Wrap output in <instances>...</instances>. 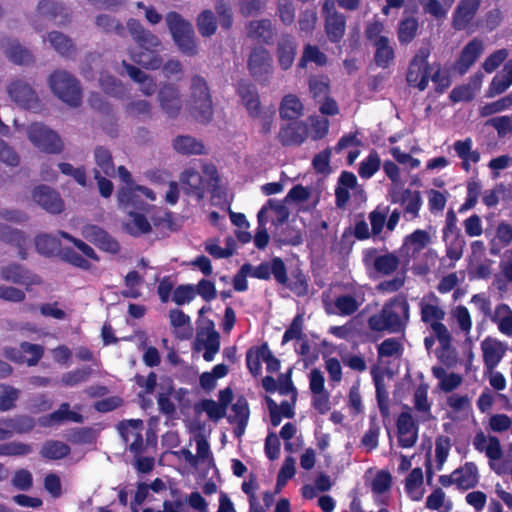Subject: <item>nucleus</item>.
Segmentation results:
<instances>
[{
	"label": "nucleus",
	"instance_id": "obj_12",
	"mask_svg": "<svg viewBox=\"0 0 512 512\" xmlns=\"http://www.w3.org/2000/svg\"><path fill=\"white\" fill-rule=\"evenodd\" d=\"M194 348L198 352L203 351V358L206 361H212L218 353L220 336L215 331L214 324L211 321H202L199 325Z\"/></svg>",
	"mask_w": 512,
	"mask_h": 512
},
{
	"label": "nucleus",
	"instance_id": "obj_40",
	"mask_svg": "<svg viewBox=\"0 0 512 512\" xmlns=\"http://www.w3.org/2000/svg\"><path fill=\"white\" fill-rule=\"evenodd\" d=\"M40 16L54 20L56 24H63L68 17V10L60 3L52 0H42L38 4Z\"/></svg>",
	"mask_w": 512,
	"mask_h": 512
},
{
	"label": "nucleus",
	"instance_id": "obj_64",
	"mask_svg": "<svg viewBox=\"0 0 512 512\" xmlns=\"http://www.w3.org/2000/svg\"><path fill=\"white\" fill-rule=\"evenodd\" d=\"M334 305L338 310V314L342 316H350L354 314L360 304L352 295H340L335 299Z\"/></svg>",
	"mask_w": 512,
	"mask_h": 512
},
{
	"label": "nucleus",
	"instance_id": "obj_47",
	"mask_svg": "<svg viewBox=\"0 0 512 512\" xmlns=\"http://www.w3.org/2000/svg\"><path fill=\"white\" fill-rule=\"evenodd\" d=\"M328 58L324 52H322L318 46L307 44L304 46L303 53L298 62V68H306L309 62H313L318 66H325Z\"/></svg>",
	"mask_w": 512,
	"mask_h": 512
},
{
	"label": "nucleus",
	"instance_id": "obj_15",
	"mask_svg": "<svg viewBox=\"0 0 512 512\" xmlns=\"http://www.w3.org/2000/svg\"><path fill=\"white\" fill-rule=\"evenodd\" d=\"M250 276L265 281L273 277L276 283H285V262L275 256L269 262L264 261L257 266L251 264Z\"/></svg>",
	"mask_w": 512,
	"mask_h": 512
},
{
	"label": "nucleus",
	"instance_id": "obj_6",
	"mask_svg": "<svg viewBox=\"0 0 512 512\" xmlns=\"http://www.w3.org/2000/svg\"><path fill=\"white\" fill-rule=\"evenodd\" d=\"M430 54L429 46H421L408 66L406 81L409 86L415 87L419 91H424L429 83L431 67L428 58Z\"/></svg>",
	"mask_w": 512,
	"mask_h": 512
},
{
	"label": "nucleus",
	"instance_id": "obj_49",
	"mask_svg": "<svg viewBox=\"0 0 512 512\" xmlns=\"http://www.w3.org/2000/svg\"><path fill=\"white\" fill-rule=\"evenodd\" d=\"M7 57L16 64H27L32 61V54L17 41H8L4 46Z\"/></svg>",
	"mask_w": 512,
	"mask_h": 512
},
{
	"label": "nucleus",
	"instance_id": "obj_30",
	"mask_svg": "<svg viewBox=\"0 0 512 512\" xmlns=\"http://www.w3.org/2000/svg\"><path fill=\"white\" fill-rule=\"evenodd\" d=\"M430 243V234L426 230L416 229L404 238L400 253L407 258H414Z\"/></svg>",
	"mask_w": 512,
	"mask_h": 512
},
{
	"label": "nucleus",
	"instance_id": "obj_61",
	"mask_svg": "<svg viewBox=\"0 0 512 512\" xmlns=\"http://www.w3.org/2000/svg\"><path fill=\"white\" fill-rule=\"evenodd\" d=\"M37 250L44 255H51L59 251L60 241L57 236L43 234L35 240Z\"/></svg>",
	"mask_w": 512,
	"mask_h": 512
},
{
	"label": "nucleus",
	"instance_id": "obj_28",
	"mask_svg": "<svg viewBox=\"0 0 512 512\" xmlns=\"http://www.w3.org/2000/svg\"><path fill=\"white\" fill-rule=\"evenodd\" d=\"M33 200L49 213H60L64 209L63 200L58 192L44 185L35 188Z\"/></svg>",
	"mask_w": 512,
	"mask_h": 512
},
{
	"label": "nucleus",
	"instance_id": "obj_48",
	"mask_svg": "<svg viewBox=\"0 0 512 512\" xmlns=\"http://www.w3.org/2000/svg\"><path fill=\"white\" fill-rule=\"evenodd\" d=\"M226 210L229 214L232 224L238 228V230L236 231L237 240L242 244L249 243L252 239V235L250 232L247 231L250 225L246 219V216L243 213L233 212L230 206H227Z\"/></svg>",
	"mask_w": 512,
	"mask_h": 512
},
{
	"label": "nucleus",
	"instance_id": "obj_24",
	"mask_svg": "<svg viewBox=\"0 0 512 512\" xmlns=\"http://www.w3.org/2000/svg\"><path fill=\"white\" fill-rule=\"evenodd\" d=\"M118 428L124 442L129 446V450L134 454H139L143 447V422L139 419H131L120 423Z\"/></svg>",
	"mask_w": 512,
	"mask_h": 512
},
{
	"label": "nucleus",
	"instance_id": "obj_2",
	"mask_svg": "<svg viewBox=\"0 0 512 512\" xmlns=\"http://www.w3.org/2000/svg\"><path fill=\"white\" fill-rule=\"evenodd\" d=\"M190 445H196V455L189 449H181L176 452L178 458L195 472L207 476L210 469H214L213 458L206 440L205 428L199 424L190 425Z\"/></svg>",
	"mask_w": 512,
	"mask_h": 512
},
{
	"label": "nucleus",
	"instance_id": "obj_1",
	"mask_svg": "<svg viewBox=\"0 0 512 512\" xmlns=\"http://www.w3.org/2000/svg\"><path fill=\"white\" fill-rule=\"evenodd\" d=\"M127 26L140 49V51L130 52L131 59L146 69L156 70L160 68L162 59L157 52L161 43L158 37L145 30L137 20H129Z\"/></svg>",
	"mask_w": 512,
	"mask_h": 512
},
{
	"label": "nucleus",
	"instance_id": "obj_37",
	"mask_svg": "<svg viewBox=\"0 0 512 512\" xmlns=\"http://www.w3.org/2000/svg\"><path fill=\"white\" fill-rule=\"evenodd\" d=\"M512 85V60L505 63L500 74L495 75L486 92L487 97H494L505 92Z\"/></svg>",
	"mask_w": 512,
	"mask_h": 512
},
{
	"label": "nucleus",
	"instance_id": "obj_5",
	"mask_svg": "<svg viewBox=\"0 0 512 512\" xmlns=\"http://www.w3.org/2000/svg\"><path fill=\"white\" fill-rule=\"evenodd\" d=\"M234 393L230 387H226V410L230 406V413L226 414V420L234 426V436L240 439L247 428L250 418V408L245 396L239 395L234 401Z\"/></svg>",
	"mask_w": 512,
	"mask_h": 512
},
{
	"label": "nucleus",
	"instance_id": "obj_10",
	"mask_svg": "<svg viewBox=\"0 0 512 512\" xmlns=\"http://www.w3.org/2000/svg\"><path fill=\"white\" fill-rule=\"evenodd\" d=\"M247 67L256 81L261 84L269 83L274 70L270 52L262 46L254 47L249 54Z\"/></svg>",
	"mask_w": 512,
	"mask_h": 512
},
{
	"label": "nucleus",
	"instance_id": "obj_41",
	"mask_svg": "<svg viewBox=\"0 0 512 512\" xmlns=\"http://www.w3.org/2000/svg\"><path fill=\"white\" fill-rule=\"evenodd\" d=\"M512 243V226L506 221H501L496 227L495 238L490 242V254L497 256L501 250Z\"/></svg>",
	"mask_w": 512,
	"mask_h": 512
},
{
	"label": "nucleus",
	"instance_id": "obj_13",
	"mask_svg": "<svg viewBox=\"0 0 512 512\" xmlns=\"http://www.w3.org/2000/svg\"><path fill=\"white\" fill-rule=\"evenodd\" d=\"M376 248L366 249L363 252V262L366 267L372 265L374 270L381 275H390L394 273L399 265V258L393 253L377 255Z\"/></svg>",
	"mask_w": 512,
	"mask_h": 512
},
{
	"label": "nucleus",
	"instance_id": "obj_31",
	"mask_svg": "<svg viewBox=\"0 0 512 512\" xmlns=\"http://www.w3.org/2000/svg\"><path fill=\"white\" fill-rule=\"evenodd\" d=\"M82 235L104 251L117 253L120 250L119 243L98 226H85L83 228Z\"/></svg>",
	"mask_w": 512,
	"mask_h": 512
},
{
	"label": "nucleus",
	"instance_id": "obj_9",
	"mask_svg": "<svg viewBox=\"0 0 512 512\" xmlns=\"http://www.w3.org/2000/svg\"><path fill=\"white\" fill-rule=\"evenodd\" d=\"M118 203L120 208L124 211L149 210V205L144 202V199L155 201V193L145 186H123L117 193Z\"/></svg>",
	"mask_w": 512,
	"mask_h": 512
},
{
	"label": "nucleus",
	"instance_id": "obj_25",
	"mask_svg": "<svg viewBox=\"0 0 512 512\" xmlns=\"http://www.w3.org/2000/svg\"><path fill=\"white\" fill-rule=\"evenodd\" d=\"M484 46L483 42L474 38L469 41L461 50L458 59L454 64L455 70L460 74L464 75L468 72L471 66L478 60L483 53Z\"/></svg>",
	"mask_w": 512,
	"mask_h": 512
},
{
	"label": "nucleus",
	"instance_id": "obj_52",
	"mask_svg": "<svg viewBox=\"0 0 512 512\" xmlns=\"http://www.w3.org/2000/svg\"><path fill=\"white\" fill-rule=\"evenodd\" d=\"M173 147L181 154H202L204 150L203 144L191 136H178Z\"/></svg>",
	"mask_w": 512,
	"mask_h": 512
},
{
	"label": "nucleus",
	"instance_id": "obj_43",
	"mask_svg": "<svg viewBox=\"0 0 512 512\" xmlns=\"http://www.w3.org/2000/svg\"><path fill=\"white\" fill-rule=\"evenodd\" d=\"M123 66L130 78L139 84L140 91L145 96H151L156 91V83L152 77L141 71L139 68L123 62Z\"/></svg>",
	"mask_w": 512,
	"mask_h": 512
},
{
	"label": "nucleus",
	"instance_id": "obj_39",
	"mask_svg": "<svg viewBox=\"0 0 512 512\" xmlns=\"http://www.w3.org/2000/svg\"><path fill=\"white\" fill-rule=\"evenodd\" d=\"M397 38L402 46L410 44L418 35L419 21L414 16L403 17L397 25Z\"/></svg>",
	"mask_w": 512,
	"mask_h": 512
},
{
	"label": "nucleus",
	"instance_id": "obj_20",
	"mask_svg": "<svg viewBox=\"0 0 512 512\" xmlns=\"http://www.w3.org/2000/svg\"><path fill=\"white\" fill-rule=\"evenodd\" d=\"M158 102L162 111L171 118L179 115L183 99L178 88L173 84H164L158 92Z\"/></svg>",
	"mask_w": 512,
	"mask_h": 512
},
{
	"label": "nucleus",
	"instance_id": "obj_63",
	"mask_svg": "<svg viewBox=\"0 0 512 512\" xmlns=\"http://www.w3.org/2000/svg\"><path fill=\"white\" fill-rule=\"evenodd\" d=\"M44 41H48L50 45L60 54L67 55L73 48L72 41L60 32L53 31L48 34L47 39Z\"/></svg>",
	"mask_w": 512,
	"mask_h": 512
},
{
	"label": "nucleus",
	"instance_id": "obj_58",
	"mask_svg": "<svg viewBox=\"0 0 512 512\" xmlns=\"http://www.w3.org/2000/svg\"><path fill=\"white\" fill-rule=\"evenodd\" d=\"M473 142L471 138L464 140H457L454 143V150L460 159H467V161L477 163L480 161V153L477 150H472Z\"/></svg>",
	"mask_w": 512,
	"mask_h": 512
},
{
	"label": "nucleus",
	"instance_id": "obj_17",
	"mask_svg": "<svg viewBox=\"0 0 512 512\" xmlns=\"http://www.w3.org/2000/svg\"><path fill=\"white\" fill-rule=\"evenodd\" d=\"M246 35L258 43L271 46L275 43L277 29L270 19L252 20L246 25Z\"/></svg>",
	"mask_w": 512,
	"mask_h": 512
},
{
	"label": "nucleus",
	"instance_id": "obj_44",
	"mask_svg": "<svg viewBox=\"0 0 512 512\" xmlns=\"http://www.w3.org/2000/svg\"><path fill=\"white\" fill-rule=\"evenodd\" d=\"M170 324L174 334L180 339H188L192 335V327L189 316L179 309L169 312Z\"/></svg>",
	"mask_w": 512,
	"mask_h": 512
},
{
	"label": "nucleus",
	"instance_id": "obj_62",
	"mask_svg": "<svg viewBox=\"0 0 512 512\" xmlns=\"http://www.w3.org/2000/svg\"><path fill=\"white\" fill-rule=\"evenodd\" d=\"M224 377V363L217 364L211 372H204L200 376V386L206 392L212 391L217 384V380Z\"/></svg>",
	"mask_w": 512,
	"mask_h": 512
},
{
	"label": "nucleus",
	"instance_id": "obj_21",
	"mask_svg": "<svg viewBox=\"0 0 512 512\" xmlns=\"http://www.w3.org/2000/svg\"><path fill=\"white\" fill-rule=\"evenodd\" d=\"M390 198L392 203L404 206V215H410L411 219L419 217V211L423 204L420 191H413L409 188L402 191L393 190L390 192Z\"/></svg>",
	"mask_w": 512,
	"mask_h": 512
},
{
	"label": "nucleus",
	"instance_id": "obj_29",
	"mask_svg": "<svg viewBox=\"0 0 512 512\" xmlns=\"http://www.w3.org/2000/svg\"><path fill=\"white\" fill-rule=\"evenodd\" d=\"M237 93L249 116L256 119L260 116V98L257 88L248 81L240 80L237 83Z\"/></svg>",
	"mask_w": 512,
	"mask_h": 512
},
{
	"label": "nucleus",
	"instance_id": "obj_34",
	"mask_svg": "<svg viewBox=\"0 0 512 512\" xmlns=\"http://www.w3.org/2000/svg\"><path fill=\"white\" fill-rule=\"evenodd\" d=\"M278 284L288 288L297 297H304L309 292L308 277L300 268L293 270L290 277H288L287 267L285 266V283Z\"/></svg>",
	"mask_w": 512,
	"mask_h": 512
},
{
	"label": "nucleus",
	"instance_id": "obj_50",
	"mask_svg": "<svg viewBox=\"0 0 512 512\" xmlns=\"http://www.w3.org/2000/svg\"><path fill=\"white\" fill-rule=\"evenodd\" d=\"M381 167V159L376 150H371L368 156L361 161L358 174L362 179L372 178Z\"/></svg>",
	"mask_w": 512,
	"mask_h": 512
},
{
	"label": "nucleus",
	"instance_id": "obj_51",
	"mask_svg": "<svg viewBox=\"0 0 512 512\" xmlns=\"http://www.w3.org/2000/svg\"><path fill=\"white\" fill-rule=\"evenodd\" d=\"M219 403L213 400H202L196 404L195 409L198 412H205L212 420H219L222 417L224 390L218 392Z\"/></svg>",
	"mask_w": 512,
	"mask_h": 512
},
{
	"label": "nucleus",
	"instance_id": "obj_45",
	"mask_svg": "<svg viewBox=\"0 0 512 512\" xmlns=\"http://www.w3.org/2000/svg\"><path fill=\"white\" fill-rule=\"evenodd\" d=\"M0 239L15 245L18 248V254L22 259L26 258V249L29 244L27 237L22 232L11 229L9 226L0 224Z\"/></svg>",
	"mask_w": 512,
	"mask_h": 512
},
{
	"label": "nucleus",
	"instance_id": "obj_36",
	"mask_svg": "<svg viewBox=\"0 0 512 512\" xmlns=\"http://www.w3.org/2000/svg\"><path fill=\"white\" fill-rule=\"evenodd\" d=\"M445 243L446 257L452 261L457 262L463 257L466 247V240L461 231L442 234Z\"/></svg>",
	"mask_w": 512,
	"mask_h": 512
},
{
	"label": "nucleus",
	"instance_id": "obj_7",
	"mask_svg": "<svg viewBox=\"0 0 512 512\" xmlns=\"http://www.w3.org/2000/svg\"><path fill=\"white\" fill-rule=\"evenodd\" d=\"M166 22L179 49L188 55L195 54L197 48L192 25L175 12L166 15Z\"/></svg>",
	"mask_w": 512,
	"mask_h": 512
},
{
	"label": "nucleus",
	"instance_id": "obj_32",
	"mask_svg": "<svg viewBox=\"0 0 512 512\" xmlns=\"http://www.w3.org/2000/svg\"><path fill=\"white\" fill-rule=\"evenodd\" d=\"M82 421L83 417L78 412L71 410L68 403L61 404L58 410L39 419L42 426H53L64 422L81 423Z\"/></svg>",
	"mask_w": 512,
	"mask_h": 512
},
{
	"label": "nucleus",
	"instance_id": "obj_42",
	"mask_svg": "<svg viewBox=\"0 0 512 512\" xmlns=\"http://www.w3.org/2000/svg\"><path fill=\"white\" fill-rule=\"evenodd\" d=\"M127 214L124 227L129 234L140 236L151 232L152 226L145 215L132 210L127 211Z\"/></svg>",
	"mask_w": 512,
	"mask_h": 512
},
{
	"label": "nucleus",
	"instance_id": "obj_55",
	"mask_svg": "<svg viewBox=\"0 0 512 512\" xmlns=\"http://www.w3.org/2000/svg\"><path fill=\"white\" fill-rule=\"evenodd\" d=\"M329 78L324 75H313L309 78V90L315 100H322L328 96L330 91Z\"/></svg>",
	"mask_w": 512,
	"mask_h": 512
},
{
	"label": "nucleus",
	"instance_id": "obj_46",
	"mask_svg": "<svg viewBox=\"0 0 512 512\" xmlns=\"http://www.w3.org/2000/svg\"><path fill=\"white\" fill-rule=\"evenodd\" d=\"M423 484V471L420 467L411 470L405 479V491L414 501L422 499L424 491L421 490Z\"/></svg>",
	"mask_w": 512,
	"mask_h": 512
},
{
	"label": "nucleus",
	"instance_id": "obj_4",
	"mask_svg": "<svg viewBox=\"0 0 512 512\" xmlns=\"http://www.w3.org/2000/svg\"><path fill=\"white\" fill-rule=\"evenodd\" d=\"M49 85L53 93L66 104L76 107L80 105L82 91L78 80L64 70H58L49 77Z\"/></svg>",
	"mask_w": 512,
	"mask_h": 512
},
{
	"label": "nucleus",
	"instance_id": "obj_22",
	"mask_svg": "<svg viewBox=\"0 0 512 512\" xmlns=\"http://www.w3.org/2000/svg\"><path fill=\"white\" fill-rule=\"evenodd\" d=\"M480 7V0H460L452 15V27L456 31L467 30Z\"/></svg>",
	"mask_w": 512,
	"mask_h": 512
},
{
	"label": "nucleus",
	"instance_id": "obj_54",
	"mask_svg": "<svg viewBox=\"0 0 512 512\" xmlns=\"http://www.w3.org/2000/svg\"><path fill=\"white\" fill-rule=\"evenodd\" d=\"M262 344L250 347L246 352V366L253 377H258L262 372L261 361H264L262 355Z\"/></svg>",
	"mask_w": 512,
	"mask_h": 512
},
{
	"label": "nucleus",
	"instance_id": "obj_59",
	"mask_svg": "<svg viewBox=\"0 0 512 512\" xmlns=\"http://www.w3.org/2000/svg\"><path fill=\"white\" fill-rule=\"evenodd\" d=\"M21 391L15 387L0 385V411H8L15 407Z\"/></svg>",
	"mask_w": 512,
	"mask_h": 512
},
{
	"label": "nucleus",
	"instance_id": "obj_35",
	"mask_svg": "<svg viewBox=\"0 0 512 512\" xmlns=\"http://www.w3.org/2000/svg\"><path fill=\"white\" fill-rule=\"evenodd\" d=\"M372 45L375 48L374 63L376 66L382 69L388 68L395 59V50L389 37L379 38L377 42Z\"/></svg>",
	"mask_w": 512,
	"mask_h": 512
},
{
	"label": "nucleus",
	"instance_id": "obj_60",
	"mask_svg": "<svg viewBox=\"0 0 512 512\" xmlns=\"http://www.w3.org/2000/svg\"><path fill=\"white\" fill-rule=\"evenodd\" d=\"M69 452V446L60 441H48L41 449L43 457L54 460L64 458Z\"/></svg>",
	"mask_w": 512,
	"mask_h": 512
},
{
	"label": "nucleus",
	"instance_id": "obj_8",
	"mask_svg": "<svg viewBox=\"0 0 512 512\" xmlns=\"http://www.w3.org/2000/svg\"><path fill=\"white\" fill-rule=\"evenodd\" d=\"M321 13L327 39L333 44L340 43L346 32V16L336 9L334 0H325L321 7Z\"/></svg>",
	"mask_w": 512,
	"mask_h": 512
},
{
	"label": "nucleus",
	"instance_id": "obj_23",
	"mask_svg": "<svg viewBox=\"0 0 512 512\" xmlns=\"http://www.w3.org/2000/svg\"><path fill=\"white\" fill-rule=\"evenodd\" d=\"M0 276L5 281L26 286L27 290L41 283L39 276L30 273L24 267L15 263L2 266Z\"/></svg>",
	"mask_w": 512,
	"mask_h": 512
},
{
	"label": "nucleus",
	"instance_id": "obj_57",
	"mask_svg": "<svg viewBox=\"0 0 512 512\" xmlns=\"http://www.w3.org/2000/svg\"><path fill=\"white\" fill-rule=\"evenodd\" d=\"M414 407L418 412L424 413V420L431 417V403L428 401V386L420 384L414 392Z\"/></svg>",
	"mask_w": 512,
	"mask_h": 512
},
{
	"label": "nucleus",
	"instance_id": "obj_53",
	"mask_svg": "<svg viewBox=\"0 0 512 512\" xmlns=\"http://www.w3.org/2000/svg\"><path fill=\"white\" fill-rule=\"evenodd\" d=\"M495 312L499 331L508 337H512V310L510 306L505 303L498 304Z\"/></svg>",
	"mask_w": 512,
	"mask_h": 512
},
{
	"label": "nucleus",
	"instance_id": "obj_33",
	"mask_svg": "<svg viewBox=\"0 0 512 512\" xmlns=\"http://www.w3.org/2000/svg\"><path fill=\"white\" fill-rule=\"evenodd\" d=\"M455 475L456 487L462 491L475 488L479 482L478 468L474 462H466L455 469Z\"/></svg>",
	"mask_w": 512,
	"mask_h": 512
},
{
	"label": "nucleus",
	"instance_id": "obj_26",
	"mask_svg": "<svg viewBox=\"0 0 512 512\" xmlns=\"http://www.w3.org/2000/svg\"><path fill=\"white\" fill-rule=\"evenodd\" d=\"M297 47L298 44L293 35L289 33L281 34L277 41L276 56L282 70L287 71L292 67L297 54Z\"/></svg>",
	"mask_w": 512,
	"mask_h": 512
},
{
	"label": "nucleus",
	"instance_id": "obj_3",
	"mask_svg": "<svg viewBox=\"0 0 512 512\" xmlns=\"http://www.w3.org/2000/svg\"><path fill=\"white\" fill-rule=\"evenodd\" d=\"M401 314L405 320H408L409 304L405 299L395 298L386 303L379 313L369 317V328L376 332L388 330L392 333H398L405 327Z\"/></svg>",
	"mask_w": 512,
	"mask_h": 512
},
{
	"label": "nucleus",
	"instance_id": "obj_38",
	"mask_svg": "<svg viewBox=\"0 0 512 512\" xmlns=\"http://www.w3.org/2000/svg\"><path fill=\"white\" fill-rule=\"evenodd\" d=\"M303 111L304 106L296 95L288 94L282 98L279 107L281 119L297 121L301 116H303Z\"/></svg>",
	"mask_w": 512,
	"mask_h": 512
},
{
	"label": "nucleus",
	"instance_id": "obj_19",
	"mask_svg": "<svg viewBox=\"0 0 512 512\" xmlns=\"http://www.w3.org/2000/svg\"><path fill=\"white\" fill-rule=\"evenodd\" d=\"M398 445L402 448L413 447L418 440V424L409 411L399 414L397 421Z\"/></svg>",
	"mask_w": 512,
	"mask_h": 512
},
{
	"label": "nucleus",
	"instance_id": "obj_16",
	"mask_svg": "<svg viewBox=\"0 0 512 512\" xmlns=\"http://www.w3.org/2000/svg\"><path fill=\"white\" fill-rule=\"evenodd\" d=\"M7 93L17 105L33 109L37 107L38 97L33 88L22 79H14L7 85Z\"/></svg>",
	"mask_w": 512,
	"mask_h": 512
},
{
	"label": "nucleus",
	"instance_id": "obj_11",
	"mask_svg": "<svg viewBox=\"0 0 512 512\" xmlns=\"http://www.w3.org/2000/svg\"><path fill=\"white\" fill-rule=\"evenodd\" d=\"M27 136L41 151L56 154L63 149V143L58 134L43 124H31L27 129Z\"/></svg>",
	"mask_w": 512,
	"mask_h": 512
},
{
	"label": "nucleus",
	"instance_id": "obj_14",
	"mask_svg": "<svg viewBox=\"0 0 512 512\" xmlns=\"http://www.w3.org/2000/svg\"><path fill=\"white\" fill-rule=\"evenodd\" d=\"M191 96L194 108L198 110L197 118L208 121L212 116L211 100L205 81L200 77H194L191 84Z\"/></svg>",
	"mask_w": 512,
	"mask_h": 512
},
{
	"label": "nucleus",
	"instance_id": "obj_18",
	"mask_svg": "<svg viewBox=\"0 0 512 512\" xmlns=\"http://www.w3.org/2000/svg\"><path fill=\"white\" fill-rule=\"evenodd\" d=\"M481 350L486 372H493L505 356L507 345L496 338L487 336L481 342Z\"/></svg>",
	"mask_w": 512,
	"mask_h": 512
},
{
	"label": "nucleus",
	"instance_id": "obj_56",
	"mask_svg": "<svg viewBox=\"0 0 512 512\" xmlns=\"http://www.w3.org/2000/svg\"><path fill=\"white\" fill-rule=\"evenodd\" d=\"M292 373L293 367H290L285 373H281L278 376V392L280 395H290L291 400H293V402H297L298 390L293 383Z\"/></svg>",
	"mask_w": 512,
	"mask_h": 512
},
{
	"label": "nucleus",
	"instance_id": "obj_27",
	"mask_svg": "<svg viewBox=\"0 0 512 512\" xmlns=\"http://www.w3.org/2000/svg\"><path fill=\"white\" fill-rule=\"evenodd\" d=\"M308 135V128L302 121H290L282 126L278 133L279 142L285 146H299Z\"/></svg>",
	"mask_w": 512,
	"mask_h": 512
}]
</instances>
